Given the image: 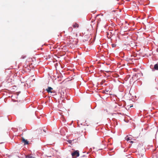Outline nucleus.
<instances>
[{
    "label": "nucleus",
    "mask_w": 158,
    "mask_h": 158,
    "mask_svg": "<svg viewBox=\"0 0 158 158\" xmlns=\"http://www.w3.org/2000/svg\"><path fill=\"white\" fill-rule=\"evenodd\" d=\"M73 158H76L79 156V151L78 150L74 151L71 153Z\"/></svg>",
    "instance_id": "obj_1"
},
{
    "label": "nucleus",
    "mask_w": 158,
    "mask_h": 158,
    "mask_svg": "<svg viewBox=\"0 0 158 158\" xmlns=\"http://www.w3.org/2000/svg\"><path fill=\"white\" fill-rule=\"evenodd\" d=\"M22 142L24 143V145L28 144V141L27 139H25L23 138H22Z\"/></svg>",
    "instance_id": "obj_2"
},
{
    "label": "nucleus",
    "mask_w": 158,
    "mask_h": 158,
    "mask_svg": "<svg viewBox=\"0 0 158 158\" xmlns=\"http://www.w3.org/2000/svg\"><path fill=\"white\" fill-rule=\"evenodd\" d=\"M52 89H53L52 87H48V88L47 89H46V90L48 93H52V91L51 90Z\"/></svg>",
    "instance_id": "obj_3"
},
{
    "label": "nucleus",
    "mask_w": 158,
    "mask_h": 158,
    "mask_svg": "<svg viewBox=\"0 0 158 158\" xmlns=\"http://www.w3.org/2000/svg\"><path fill=\"white\" fill-rule=\"evenodd\" d=\"M73 27L74 28H75L76 27L78 28L79 27V25L77 23H76L74 24L73 25Z\"/></svg>",
    "instance_id": "obj_4"
},
{
    "label": "nucleus",
    "mask_w": 158,
    "mask_h": 158,
    "mask_svg": "<svg viewBox=\"0 0 158 158\" xmlns=\"http://www.w3.org/2000/svg\"><path fill=\"white\" fill-rule=\"evenodd\" d=\"M26 158H35V157L32 156L31 155H29L26 156Z\"/></svg>",
    "instance_id": "obj_5"
},
{
    "label": "nucleus",
    "mask_w": 158,
    "mask_h": 158,
    "mask_svg": "<svg viewBox=\"0 0 158 158\" xmlns=\"http://www.w3.org/2000/svg\"><path fill=\"white\" fill-rule=\"evenodd\" d=\"M154 69L156 70H158V64H156L154 65Z\"/></svg>",
    "instance_id": "obj_6"
},
{
    "label": "nucleus",
    "mask_w": 158,
    "mask_h": 158,
    "mask_svg": "<svg viewBox=\"0 0 158 158\" xmlns=\"http://www.w3.org/2000/svg\"><path fill=\"white\" fill-rule=\"evenodd\" d=\"M125 139L126 140H127V141H128L129 140H131V139H130V138L128 136H127L126 137Z\"/></svg>",
    "instance_id": "obj_7"
},
{
    "label": "nucleus",
    "mask_w": 158,
    "mask_h": 158,
    "mask_svg": "<svg viewBox=\"0 0 158 158\" xmlns=\"http://www.w3.org/2000/svg\"><path fill=\"white\" fill-rule=\"evenodd\" d=\"M116 46V45L115 44H112V46L113 48L115 47Z\"/></svg>",
    "instance_id": "obj_8"
},
{
    "label": "nucleus",
    "mask_w": 158,
    "mask_h": 158,
    "mask_svg": "<svg viewBox=\"0 0 158 158\" xmlns=\"http://www.w3.org/2000/svg\"><path fill=\"white\" fill-rule=\"evenodd\" d=\"M100 19H101L100 18H99L98 19V23H99L100 22V21H101Z\"/></svg>",
    "instance_id": "obj_9"
},
{
    "label": "nucleus",
    "mask_w": 158,
    "mask_h": 158,
    "mask_svg": "<svg viewBox=\"0 0 158 158\" xmlns=\"http://www.w3.org/2000/svg\"><path fill=\"white\" fill-rule=\"evenodd\" d=\"M130 142L131 143H133V141H131Z\"/></svg>",
    "instance_id": "obj_10"
},
{
    "label": "nucleus",
    "mask_w": 158,
    "mask_h": 158,
    "mask_svg": "<svg viewBox=\"0 0 158 158\" xmlns=\"http://www.w3.org/2000/svg\"><path fill=\"white\" fill-rule=\"evenodd\" d=\"M136 55L135 54H134V55H133V56L134 57H135L136 56L135 55Z\"/></svg>",
    "instance_id": "obj_11"
},
{
    "label": "nucleus",
    "mask_w": 158,
    "mask_h": 158,
    "mask_svg": "<svg viewBox=\"0 0 158 158\" xmlns=\"http://www.w3.org/2000/svg\"><path fill=\"white\" fill-rule=\"evenodd\" d=\"M156 51L158 52V48L156 49Z\"/></svg>",
    "instance_id": "obj_12"
},
{
    "label": "nucleus",
    "mask_w": 158,
    "mask_h": 158,
    "mask_svg": "<svg viewBox=\"0 0 158 158\" xmlns=\"http://www.w3.org/2000/svg\"><path fill=\"white\" fill-rule=\"evenodd\" d=\"M70 141H71V140H69V143H70Z\"/></svg>",
    "instance_id": "obj_13"
},
{
    "label": "nucleus",
    "mask_w": 158,
    "mask_h": 158,
    "mask_svg": "<svg viewBox=\"0 0 158 158\" xmlns=\"http://www.w3.org/2000/svg\"><path fill=\"white\" fill-rule=\"evenodd\" d=\"M70 141H71V140H69V143H70Z\"/></svg>",
    "instance_id": "obj_14"
},
{
    "label": "nucleus",
    "mask_w": 158,
    "mask_h": 158,
    "mask_svg": "<svg viewBox=\"0 0 158 158\" xmlns=\"http://www.w3.org/2000/svg\"><path fill=\"white\" fill-rule=\"evenodd\" d=\"M85 157V156H82V157Z\"/></svg>",
    "instance_id": "obj_15"
},
{
    "label": "nucleus",
    "mask_w": 158,
    "mask_h": 158,
    "mask_svg": "<svg viewBox=\"0 0 158 158\" xmlns=\"http://www.w3.org/2000/svg\"><path fill=\"white\" fill-rule=\"evenodd\" d=\"M99 15H97V16H99Z\"/></svg>",
    "instance_id": "obj_16"
}]
</instances>
